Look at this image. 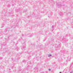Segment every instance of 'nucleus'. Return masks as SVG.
Instances as JSON below:
<instances>
[{"mask_svg":"<svg viewBox=\"0 0 73 73\" xmlns=\"http://www.w3.org/2000/svg\"><path fill=\"white\" fill-rule=\"evenodd\" d=\"M49 70H50V69H49Z\"/></svg>","mask_w":73,"mask_h":73,"instance_id":"1","label":"nucleus"},{"mask_svg":"<svg viewBox=\"0 0 73 73\" xmlns=\"http://www.w3.org/2000/svg\"><path fill=\"white\" fill-rule=\"evenodd\" d=\"M61 72H60L59 73H61Z\"/></svg>","mask_w":73,"mask_h":73,"instance_id":"2","label":"nucleus"},{"mask_svg":"<svg viewBox=\"0 0 73 73\" xmlns=\"http://www.w3.org/2000/svg\"><path fill=\"white\" fill-rule=\"evenodd\" d=\"M70 73H71V72H70Z\"/></svg>","mask_w":73,"mask_h":73,"instance_id":"3","label":"nucleus"},{"mask_svg":"<svg viewBox=\"0 0 73 73\" xmlns=\"http://www.w3.org/2000/svg\"><path fill=\"white\" fill-rule=\"evenodd\" d=\"M50 56H51V55H50Z\"/></svg>","mask_w":73,"mask_h":73,"instance_id":"4","label":"nucleus"}]
</instances>
